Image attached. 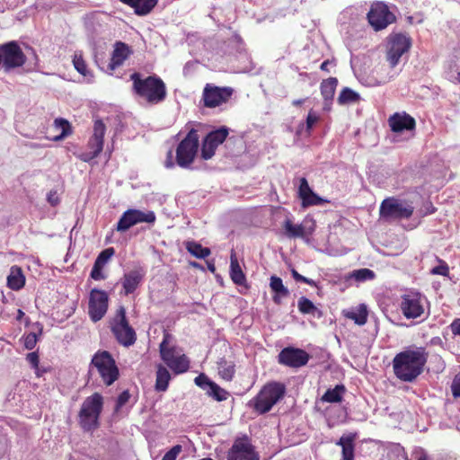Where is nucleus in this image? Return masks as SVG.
<instances>
[{"mask_svg": "<svg viewBox=\"0 0 460 460\" xmlns=\"http://www.w3.org/2000/svg\"><path fill=\"white\" fill-rule=\"evenodd\" d=\"M194 383L206 394L217 402L226 401L229 395L228 392L221 388L217 384L210 380L205 374L195 377Z\"/></svg>", "mask_w": 460, "mask_h": 460, "instance_id": "6ab92c4d", "label": "nucleus"}, {"mask_svg": "<svg viewBox=\"0 0 460 460\" xmlns=\"http://www.w3.org/2000/svg\"><path fill=\"white\" fill-rule=\"evenodd\" d=\"M155 221V215L153 211H143L139 209H128L119 219L116 225L118 232H126L130 227L140 224L149 223L153 224Z\"/></svg>", "mask_w": 460, "mask_h": 460, "instance_id": "9d476101", "label": "nucleus"}, {"mask_svg": "<svg viewBox=\"0 0 460 460\" xmlns=\"http://www.w3.org/2000/svg\"><path fill=\"white\" fill-rule=\"evenodd\" d=\"M303 102H304V100H295V101L293 102V104H294V105H300V104H302Z\"/></svg>", "mask_w": 460, "mask_h": 460, "instance_id": "338daca9", "label": "nucleus"}, {"mask_svg": "<svg viewBox=\"0 0 460 460\" xmlns=\"http://www.w3.org/2000/svg\"><path fill=\"white\" fill-rule=\"evenodd\" d=\"M438 261L439 262V265L432 268L430 270V273L432 275H441L444 277L448 276L449 275V267H448L447 263L441 259H438Z\"/></svg>", "mask_w": 460, "mask_h": 460, "instance_id": "a18cd8bd", "label": "nucleus"}, {"mask_svg": "<svg viewBox=\"0 0 460 460\" xmlns=\"http://www.w3.org/2000/svg\"><path fill=\"white\" fill-rule=\"evenodd\" d=\"M345 316L359 326L364 325L367 321V310L365 305H360L356 310L348 312Z\"/></svg>", "mask_w": 460, "mask_h": 460, "instance_id": "473e14b6", "label": "nucleus"}, {"mask_svg": "<svg viewBox=\"0 0 460 460\" xmlns=\"http://www.w3.org/2000/svg\"><path fill=\"white\" fill-rule=\"evenodd\" d=\"M134 93L150 104L162 102L167 94L164 81L157 75L143 77L139 73L130 75Z\"/></svg>", "mask_w": 460, "mask_h": 460, "instance_id": "f257e3e1", "label": "nucleus"}, {"mask_svg": "<svg viewBox=\"0 0 460 460\" xmlns=\"http://www.w3.org/2000/svg\"><path fill=\"white\" fill-rule=\"evenodd\" d=\"M380 219L391 222L402 217V203L394 198L383 200L379 209Z\"/></svg>", "mask_w": 460, "mask_h": 460, "instance_id": "aec40b11", "label": "nucleus"}, {"mask_svg": "<svg viewBox=\"0 0 460 460\" xmlns=\"http://www.w3.org/2000/svg\"><path fill=\"white\" fill-rule=\"evenodd\" d=\"M331 104H332V102H328L327 101H324L323 102V110L324 111H330L331 109Z\"/></svg>", "mask_w": 460, "mask_h": 460, "instance_id": "69168bd1", "label": "nucleus"}, {"mask_svg": "<svg viewBox=\"0 0 460 460\" xmlns=\"http://www.w3.org/2000/svg\"><path fill=\"white\" fill-rule=\"evenodd\" d=\"M114 254V249L113 248H107L100 252L98 257L96 258L94 261V265L103 268L106 263L109 261V260L113 256Z\"/></svg>", "mask_w": 460, "mask_h": 460, "instance_id": "c03bdc74", "label": "nucleus"}, {"mask_svg": "<svg viewBox=\"0 0 460 460\" xmlns=\"http://www.w3.org/2000/svg\"><path fill=\"white\" fill-rule=\"evenodd\" d=\"M413 209L411 206H404V218L410 217L413 214Z\"/></svg>", "mask_w": 460, "mask_h": 460, "instance_id": "bf43d9fd", "label": "nucleus"}, {"mask_svg": "<svg viewBox=\"0 0 460 460\" xmlns=\"http://www.w3.org/2000/svg\"><path fill=\"white\" fill-rule=\"evenodd\" d=\"M285 393L286 387L283 384L279 382L268 383L251 401V405H252L258 413H266L282 399Z\"/></svg>", "mask_w": 460, "mask_h": 460, "instance_id": "20e7f679", "label": "nucleus"}, {"mask_svg": "<svg viewBox=\"0 0 460 460\" xmlns=\"http://www.w3.org/2000/svg\"><path fill=\"white\" fill-rule=\"evenodd\" d=\"M91 278L94 280H102L105 279V275L102 272V268L98 267L93 264V269L91 270Z\"/></svg>", "mask_w": 460, "mask_h": 460, "instance_id": "5fc2aeb1", "label": "nucleus"}, {"mask_svg": "<svg viewBox=\"0 0 460 460\" xmlns=\"http://www.w3.org/2000/svg\"><path fill=\"white\" fill-rule=\"evenodd\" d=\"M451 391L455 398H460V374L454 377L451 385Z\"/></svg>", "mask_w": 460, "mask_h": 460, "instance_id": "603ef678", "label": "nucleus"}, {"mask_svg": "<svg viewBox=\"0 0 460 460\" xmlns=\"http://www.w3.org/2000/svg\"><path fill=\"white\" fill-rule=\"evenodd\" d=\"M37 329L39 332L38 334L35 332H31L22 336V341L26 349L31 350L35 348L38 341V336L42 333V328L39 323H37Z\"/></svg>", "mask_w": 460, "mask_h": 460, "instance_id": "58836bf2", "label": "nucleus"}, {"mask_svg": "<svg viewBox=\"0 0 460 460\" xmlns=\"http://www.w3.org/2000/svg\"><path fill=\"white\" fill-rule=\"evenodd\" d=\"M297 305H298L299 311L302 314H308L314 315V313L317 311V308L314 305V303L305 296H302L301 298H299Z\"/></svg>", "mask_w": 460, "mask_h": 460, "instance_id": "79ce46f5", "label": "nucleus"}, {"mask_svg": "<svg viewBox=\"0 0 460 460\" xmlns=\"http://www.w3.org/2000/svg\"><path fill=\"white\" fill-rule=\"evenodd\" d=\"M129 5L137 15L148 14L156 5L158 0H120Z\"/></svg>", "mask_w": 460, "mask_h": 460, "instance_id": "a878e982", "label": "nucleus"}, {"mask_svg": "<svg viewBox=\"0 0 460 460\" xmlns=\"http://www.w3.org/2000/svg\"><path fill=\"white\" fill-rule=\"evenodd\" d=\"M415 119L404 112V130H412L415 128Z\"/></svg>", "mask_w": 460, "mask_h": 460, "instance_id": "6e6d98bb", "label": "nucleus"}, {"mask_svg": "<svg viewBox=\"0 0 460 460\" xmlns=\"http://www.w3.org/2000/svg\"><path fill=\"white\" fill-rule=\"evenodd\" d=\"M394 370L396 376L402 379V352L398 353L394 359Z\"/></svg>", "mask_w": 460, "mask_h": 460, "instance_id": "49530a36", "label": "nucleus"}, {"mask_svg": "<svg viewBox=\"0 0 460 460\" xmlns=\"http://www.w3.org/2000/svg\"><path fill=\"white\" fill-rule=\"evenodd\" d=\"M182 447L180 445L172 447L163 457L162 460H176L178 455L181 452Z\"/></svg>", "mask_w": 460, "mask_h": 460, "instance_id": "09e8293b", "label": "nucleus"}, {"mask_svg": "<svg viewBox=\"0 0 460 460\" xmlns=\"http://www.w3.org/2000/svg\"><path fill=\"white\" fill-rule=\"evenodd\" d=\"M1 64L5 70L22 66L26 62V57L15 41L0 46Z\"/></svg>", "mask_w": 460, "mask_h": 460, "instance_id": "9b49d317", "label": "nucleus"}, {"mask_svg": "<svg viewBox=\"0 0 460 460\" xmlns=\"http://www.w3.org/2000/svg\"><path fill=\"white\" fill-rule=\"evenodd\" d=\"M92 365L95 367L101 376L102 381L111 385L119 376V369L115 360L108 351H98L92 359Z\"/></svg>", "mask_w": 460, "mask_h": 460, "instance_id": "0eeeda50", "label": "nucleus"}, {"mask_svg": "<svg viewBox=\"0 0 460 460\" xmlns=\"http://www.w3.org/2000/svg\"><path fill=\"white\" fill-rule=\"evenodd\" d=\"M303 283H305V284H308L310 286H316V283L314 280L311 279H308L306 277H305V280L302 281Z\"/></svg>", "mask_w": 460, "mask_h": 460, "instance_id": "0e129e2a", "label": "nucleus"}, {"mask_svg": "<svg viewBox=\"0 0 460 460\" xmlns=\"http://www.w3.org/2000/svg\"><path fill=\"white\" fill-rule=\"evenodd\" d=\"M111 330L119 343L126 347L135 343L137 339L136 332L128 324L126 317V309L123 306L118 309Z\"/></svg>", "mask_w": 460, "mask_h": 460, "instance_id": "6e6552de", "label": "nucleus"}, {"mask_svg": "<svg viewBox=\"0 0 460 460\" xmlns=\"http://www.w3.org/2000/svg\"><path fill=\"white\" fill-rule=\"evenodd\" d=\"M436 210H437V208L433 206V204L431 202H426L424 204V207L416 212V217H414V223L412 225H411L410 226H404V229L411 230V229L415 228L417 226L420 225V219L422 217H424L427 215L435 213Z\"/></svg>", "mask_w": 460, "mask_h": 460, "instance_id": "4c0bfd02", "label": "nucleus"}, {"mask_svg": "<svg viewBox=\"0 0 460 460\" xmlns=\"http://www.w3.org/2000/svg\"><path fill=\"white\" fill-rule=\"evenodd\" d=\"M337 84L338 80L335 77H330L322 82L321 94L327 102L332 101Z\"/></svg>", "mask_w": 460, "mask_h": 460, "instance_id": "2f4dec72", "label": "nucleus"}, {"mask_svg": "<svg viewBox=\"0 0 460 460\" xmlns=\"http://www.w3.org/2000/svg\"><path fill=\"white\" fill-rule=\"evenodd\" d=\"M354 435L342 436L337 443L342 447V460H354Z\"/></svg>", "mask_w": 460, "mask_h": 460, "instance_id": "c756f323", "label": "nucleus"}, {"mask_svg": "<svg viewBox=\"0 0 460 460\" xmlns=\"http://www.w3.org/2000/svg\"><path fill=\"white\" fill-rule=\"evenodd\" d=\"M251 440L247 437L236 438L227 453V460H259Z\"/></svg>", "mask_w": 460, "mask_h": 460, "instance_id": "2eb2a0df", "label": "nucleus"}, {"mask_svg": "<svg viewBox=\"0 0 460 460\" xmlns=\"http://www.w3.org/2000/svg\"><path fill=\"white\" fill-rule=\"evenodd\" d=\"M186 249L191 255L199 259H205L210 255L208 248L202 247L201 244L194 241H188L186 243Z\"/></svg>", "mask_w": 460, "mask_h": 460, "instance_id": "c9c22d12", "label": "nucleus"}, {"mask_svg": "<svg viewBox=\"0 0 460 460\" xmlns=\"http://www.w3.org/2000/svg\"><path fill=\"white\" fill-rule=\"evenodd\" d=\"M168 337L169 335L165 334L160 344L161 358L175 374L184 373L189 369L190 361L181 350L168 346Z\"/></svg>", "mask_w": 460, "mask_h": 460, "instance_id": "423d86ee", "label": "nucleus"}, {"mask_svg": "<svg viewBox=\"0 0 460 460\" xmlns=\"http://www.w3.org/2000/svg\"><path fill=\"white\" fill-rule=\"evenodd\" d=\"M345 387L342 385H336L333 389H328L322 397V401L327 402H340L342 400V394Z\"/></svg>", "mask_w": 460, "mask_h": 460, "instance_id": "e433bc0d", "label": "nucleus"}, {"mask_svg": "<svg viewBox=\"0 0 460 460\" xmlns=\"http://www.w3.org/2000/svg\"><path fill=\"white\" fill-rule=\"evenodd\" d=\"M230 277L233 282L239 286L243 285L246 280L245 275L239 265L236 254L233 251L230 256Z\"/></svg>", "mask_w": 460, "mask_h": 460, "instance_id": "c85d7f7f", "label": "nucleus"}, {"mask_svg": "<svg viewBox=\"0 0 460 460\" xmlns=\"http://www.w3.org/2000/svg\"><path fill=\"white\" fill-rule=\"evenodd\" d=\"M425 297L419 292H411L404 295V317L407 319H418L415 323L423 322L427 316L425 314Z\"/></svg>", "mask_w": 460, "mask_h": 460, "instance_id": "dca6fc26", "label": "nucleus"}, {"mask_svg": "<svg viewBox=\"0 0 460 460\" xmlns=\"http://www.w3.org/2000/svg\"><path fill=\"white\" fill-rule=\"evenodd\" d=\"M217 369L219 376L226 381H230L234 375V363L225 358H220L217 362Z\"/></svg>", "mask_w": 460, "mask_h": 460, "instance_id": "72a5a7b5", "label": "nucleus"}, {"mask_svg": "<svg viewBox=\"0 0 460 460\" xmlns=\"http://www.w3.org/2000/svg\"><path fill=\"white\" fill-rule=\"evenodd\" d=\"M27 361L31 365V367L36 370V375L40 376V372L39 369V355L37 352H31L27 354L26 357Z\"/></svg>", "mask_w": 460, "mask_h": 460, "instance_id": "de8ad7c7", "label": "nucleus"}, {"mask_svg": "<svg viewBox=\"0 0 460 460\" xmlns=\"http://www.w3.org/2000/svg\"><path fill=\"white\" fill-rule=\"evenodd\" d=\"M291 272H292V276L295 279V280L299 281V282H302L303 280H305V277L302 276L301 274H299L296 270H292Z\"/></svg>", "mask_w": 460, "mask_h": 460, "instance_id": "052dcab7", "label": "nucleus"}, {"mask_svg": "<svg viewBox=\"0 0 460 460\" xmlns=\"http://www.w3.org/2000/svg\"><path fill=\"white\" fill-rule=\"evenodd\" d=\"M411 47V40L410 37L404 35V53L407 52Z\"/></svg>", "mask_w": 460, "mask_h": 460, "instance_id": "680f3d73", "label": "nucleus"}, {"mask_svg": "<svg viewBox=\"0 0 460 460\" xmlns=\"http://www.w3.org/2000/svg\"><path fill=\"white\" fill-rule=\"evenodd\" d=\"M227 135L228 129L225 127L208 133L202 143L201 157L204 160L210 159L215 155L217 147L225 141Z\"/></svg>", "mask_w": 460, "mask_h": 460, "instance_id": "f3484780", "label": "nucleus"}, {"mask_svg": "<svg viewBox=\"0 0 460 460\" xmlns=\"http://www.w3.org/2000/svg\"><path fill=\"white\" fill-rule=\"evenodd\" d=\"M48 201L52 206H56L59 203V198L56 190L49 191L48 194Z\"/></svg>", "mask_w": 460, "mask_h": 460, "instance_id": "4d7b16f0", "label": "nucleus"}, {"mask_svg": "<svg viewBox=\"0 0 460 460\" xmlns=\"http://www.w3.org/2000/svg\"><path fill=\"white\" fill-rule=\"evenodd\" d=\"M145 275L146 270L141 267L124 274L121 280L124 294L126 296L132 294L138 288Z\"/></svg>", "mask_w": 460, "mask_h": 460, "instance_id": "412c9836", "label": "nucleus"}, {"mask_svg": "<svg viewBox=\"0 0 460 460\" xmlns=\"http://www.w3.org/2000/svg\"><path fill=\"white\" fill-rule=\"evenodd\" d=\"M25 284V277L18 266H13L7 277V286L13 290L21 289Z\"/></svg>", "mask_w": 460, "mask_h": 460, "instance_id": "cd10ccee", "label": "nucleus"}, {"mask_svg": "<svg viewBox=\"0 0 460 460\" xmlns=\"http://www.w3.org/2000/svg\"><path fill=\"white\" fill-rule=\"evenodd\" d=\"M331 65V62L329 60H325L321 65V69L323 71H328V66Z\"/></svg>", "mask_w": 460, "mask_h": 460, "instance_id": "e2e57ef3", "label": "nucleus"}, {"mask_svg": "<svg viewBox=\"0 0 460 460\" xmlns=\"http://www.w3.org/2000/svg\"><path fill=\"white\" fill-rule=\"evenodd\" d=\"M106 127L101 119H96L93 125V134L88 142L89 151L81 153L79 158L84 162H90L96 158L103 149V137Z\"/></svg>", "mask_w": 460, "mask_h": 460, "instance_id": "f8f14e48", "label": "nucleus"}, {"mask_svg": "<svg viewBox=\"0 0 460 460\" xmlns=\"http://www.w3.org/2000/svg\"><path fill=\"white\" fill-rule=\"evenodd\" d=\"M285 234L289 238H306L314 230V223L305 221L299 225H294L289 219H287L284 224Z\"/></svg>", "mask_w": 460, "mask_h": 460, "instance_id": "4be33fe9", "label": "nucleus"}, {"mask_svg": "<svg viewBox=\"0 0 460 460\" xmlns=\"http://www.w3.org/2000/svg\"><path fill=\"white\" fill-rule=\"evenodd\" d=\"M429 352L424 347L404 348V382H413L424 372Z\"/></svg>", "mask_w": 460, "mask_h": 460, "instance_id": "7ed1b4c3", "label": "nucleus"}, {"mask_svg": "<svg viewBox=\"0 0 460 460\" xmlns=\"http://www.w3.org/2000/svg\"><path fill=\"white\" fill-rule=\"evenodd\" d=\"M298 196L302 200L303 207L321 205L325 202L321 197L315 194L310 188L305 178L300 179Z\"/></svg>", "mask_w": 460, "mask_h": 460, "instance_id": "b1692460", "label": "nucleus"}, {"mask_svg": "<svg viewBox=\"0 0 460 460\" xmlns=\"http://www.w3.org/2000/svg\"><path fill=\"white\" fill-rule=\"evenodd\" d=\"M109 296L108 294L97 288L90 292L88 303V314L94 323L100 321L107 313Z\"/></svg>", "mask_w": 460, "mask_h": 460, "instance_id": "4468645a", "label": "nucleus"}, {"mask_svg": "<svg viewBox=\"0 0 460 460\" xmlns=\"http://www.w3.org/2000/svg\"><path fill=\"white\" fill-rule=\"evenodd\" d=\"M367 20L375 31H381L395 21V15L385 3L376 2L371 4Z\"/></svg>", "mask_w": 460, "mask_h": 460, "instance_id": "1a4fd4ad", "label": "nucleus"}, {"mask_svg": "<svg viewBox=\"0 0 460 460\" xmlns=\"http://www.w3.org/2000/svg\"><path fill=\"white\" fill-rule=\"evenodd\" d=\"M451 332L454 335L460 336V318H456L450 324Z\"/></svg>", "mask_w": 460, "mask_h": 460, "instance_id": "13d9d810", "label": "nucleus"}, {"mask_svg": "<svg viewBox=\"0 0 460 460\" xmlns=\"http://www.w3.org/2000/svg\"><path fill=\"white\" fill-rule=\"evenodd\" d=\"M318 120L319 116L313 111H310L306 118V130L309 132Z\"/></svg>", "mask_w": 460, "mask_h": 460, "instance_id": "864d4df0", "label": "nucleus"}, {"mask_svg": "<svg viewBox=\"0 0 460 460\" xmlns=\"http://www.w3.org/2000/svg\"><path fill=\"white\" fill-rule=\"evenodd\" d=\"M130 49L128 46L123 42H117L112 52L111 60L109 65L111 70L121 66L123 62L129 57Z\"/></svg>", "mask_w": 460, "mask_h": 460, "instance_id": "393cba45", "label": "nucleus"}, {"mask_svg": "<svg viewBox=\"0 0 460 460\" xmlns=\"http://www.w3.org/2000/svg\"><path fill=\"white\" fill-rule=\"evenodd\" d=\"M270 287L275 293L273 296V301L278 305L281 304L282 299L288 296L289 295V291L283 285L282 279L277 276H272L270 278Z\"/></svg>", "mask_w": 460, "mask_h": 460, "instance_id": "bb28decb", "label": "nucleus"}, {"mask_svg": "<svg viewBox=\"0 0 460 460\" xmlns=\"http://www.w3.org/2000/svg\"><path fill=\"white\" fill-rule=\"evenodd\" d=\"M358 93L348 87H345L338 97V102L340 104L352 103L358 102Z\"/></svg>", "mask_w": 460, "mask_h": 460, "instance_id": "ea45409f", "label": "nucleus"}, {"mask_svg": "<svg viewBox=\"0 0 460 460\" xmlns=\"http://www.w3.org/2000/svg\"><path fill=\"white\" fill-rule=\"evenodd\" d=\"M388 124L393 132L402 131V114L395 112L388 119Z\"/></svg>", "mask_w": 460, "mask_h": 460, "instance_id": "37998d69", "label": "nucleus"}, {"mask_svg": "<svg viewBox=\"0 0 460 460\" xmlns=\"http://www.w3.org/2000/svg\"><path fill=\"white\" fill-rule=\"evenodd\" d=\"M73 64L78 73L84 76H92L90 72L87 70V66L83 58L81 52H75L73 57Z\"/></svg>", "mask_w": 460, "mask_h": 460, "instance_id": "a19ab883", "label": "nucleus"}, {"mask_svg": "<svg viewBox=\"0 0 460 460\" xmlns=\"http://www.w3.org/2000/svg\"><path fill=\"white\" fill-rule=\"evenodd\" d=\"M55 125L56 127H58V128H62V133L60 136H58V137H55V140H60L61 138H63V137H65L66 135V128H68V122L66 120V119H55Z\"/></svg>", "mask_w": 460, "mask_h": 460, "instance_id": "3c124183", "label": "nucleus"}, {"mask_svg": "<svg viewBox=\"0 0 460 460\" xmlns=\"http://www.w3.org/2000/svg\"><path fill=\"white\" fill-rule=\"evenodd\" d=\"M171 380V374L166 367L162 365L157 367L155 390L158 392H164L168 388Z\"/></svg>", "mask_w": 460, "mask_h": 460, "instance_id": "7c9ffc66", "label": "nucleus"}, {"mask_svg": "<svg viewBox=\"0 0 460 460\" xmlns=\"http://www.w3.org/2000/svg\"><path fill=\"white\" fill-rule=\"evenodd\" d=\"M102 404V397L97 393L84 401L79 412V421L84 430L97 428Z\"/></svg>", "mask_w": 460, "mask_h": 460, "instance_id": "39448f33", "label": "nucleus"}, {"mask_svg": "<svg viewBox=\"0 0 460 460\" xmlns=\"http://www.w3.org/2000/svg\"><path fill=\"white\" fill-rule=\"evenodd\" d=\"M199 147V140L198 132L192 128L178 144L175 160H173L172 152L171 150L168 151L164 166L168 169H172L177 164L184 169L190 168L195 160Z\"/></svg>", "mask_w": 460, "mask_h": 460, "instance_id": "f03ea898", "label": "nucleus"}, {"mask_svg": "<svg viewBox=\"0 0 460 460\" xmlns=\"http://www.w3.org/2000/svg\"><path fill=\"white\" fill-rule=\"evenodd\" d=\"M233 93L234 90L231 87H218L211 84H207L203 89L202 94L204 105L208 108H216L226 103L232 97Z\"/></svg>", "mask_w": 460, "mask_h": 460, "instance_id": "ddd939ff", "label": "nucleus"}, {"mask_svg": "<svg viewBox=\"0 0 460 460\" xmlns=\"http://www.w3.org/2000/svg\"><path fill=\"white\" fill-rule=\"evenodd\" d=\"M129 398L130 394L128 391H123L118 397L115 411H119V409L122 408L129 401Z\"/></svg>", "mask_w": 460, "mask_h": 460, "instance_id": "8fccbe9b", "label": "nucleus"}, {"mask_svg": "<svg viewBox=\"0 0 460 460\" xmlns=\"http://www.w3.org/2000/svg\"><path fill=\"white\" fill-rule=\"evenodd\" d=\"M375 278L376 273L372 270L362 268L349 272L347 279H354L357 282H365L367 280H373Z\"/></svg>", "mask_w": 460, "mask_h": 460, "instance_id": "f704fd0d", "label": "nucleus"}, {"mask_svg": "<svg viewBox=\"0 0 460 460\" xmlns=\"http://www.w3.org/2000/svg\"><path fill=\"white\" fill-rule=\"evenodd\" d=\"M402 55V34L395 33L388 38L387 59L391 66L398 64Z\"/></svg>", "mask_w": 460, "mask_h": 460, "instance_id": "5701e85b", "label": "nucleus"}, {"mask_svg": "<svg viewBox=\"0 0 460 460\" xmlns=\"http://www.w3.org/2000/svg\"><path fill=\"white\" fill-rule=\"evenodd\" d=\"M309 354L301 349L285 348L279 354V362L290 367H300L307 364Z\"/></svg>", "mask_w": 460, "mask_h": 460, "instance_id": "a211bd4d", "label": "nucleus"}, {"mask_svg": "<svg viewBox=\"0 0 460 460\" xmlns=\"http://www.w3.org/2000/svg\"><path fill=\"white\" fill-rule=\"evenodd\" d=\"M208 269H209L211 271H214V270H215V266H214L213 264L208 265Z\"/></svg>", "mask_w": 460, "mask_h": 460, "instance_id": "774afa93", "label": "nucleus"}]
</instances>
